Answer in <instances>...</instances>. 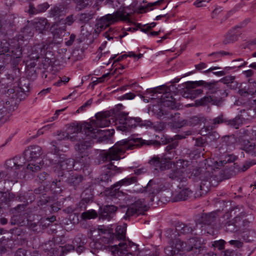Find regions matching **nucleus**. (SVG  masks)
<instances>
[{"mask_svg": "<svg viewBox=\"0 0 256 256\" xmlns=\"http://www.w3.org/2000/svg\"><path fill=\"white\" fill-rule=\"evenodd\" d=\"M99 235L100 238L95 242L97 249H106L110 247V250L114 256H147L145 251L137 252L138 246L126 240V226H118L116 232L112 229L107 230L99 228Z\"/></svg>", "mask_w": 256, "mask_h": 256, "instance_id": "f257e3e1", "label": "nucleus"}, {"mask_svg": "<svg viewBox=\"0 0 256 256\" xmlns=\"http://www.w3.org/2000/svg\"><path fill=\"white\" fill-rule=\"evenodd\" d=\"M155 143H157V142L154 140L146 142L141 138H137L123 140L118 142L114 146L102 153L101 155L102 160L103 162L118 160L121 158V154L124 153L126 150H132L145 144L151 145Z\"/></svg>", "mask_w": 256, "mask_h": 256, "instance_id": "f03ea898", "label": "nucleus"}, {"mask_svg": "<svg viewBox=\"0 0 256 256\" xmlns=\"http://www.w3.org/2000/svg\"><path fill=\"white\" fill-rule=\"evenodd\" d=\"M116 122L118 130L127 132L137 126L150 127L153 125L150 120H142L140 118L128 116V113L120 112L116 116Z\"/></svg>", "mask_w": 256, "mask_h": 256, "instance_id": "7ed1b4c3", "label": "nucleus"}, {"mask_svg": "<svg viewBox=\"0 0 256 256\" xmlns=\"http://www.w3.org/2000/svg\"><path fill=\"white\" fill-rule=\"evenodd\" d=\"M20 159V156H16L6 161L5 170H0V182L5 178L12 182H17L18 179L22 178V174L18 172L23 166L24 162H21Z\"/></svg>", "mask_w": 256, "mask_h": 256, "instance_id": "20e7f679", "label": "nucleus"}, {"mask_svg": "<svg viewBox=\"0 0 256 256\" xmlns=\"http://www.w3.org/2000/svg\"><path fill=\"white\" fill-rule=\"evenodd\" d=\"M110 116V112H102L97 113L96 116V120H93L88 122L90 124L92 128L90 129V132L94 133L95 136L98 139L96 142H102L104 138L106 139V132L105 130H98V128H104L108 126L110 122L108 118Z\"/></svg>", "mask_w": 256, "mask_h": 256, "instance_id": "39448f33", "label": "nucleus"}, {"mask_svg": "<svg viewBox=\"0 0 256 256\" xmlns=\"http://www.w3.org/2000/svg\"><path fill=\"white\" fill-rule=\"evenodd\" d=\"M130 14L126 12L124 9L120 8L112 14H108L98 20L96 24V32H100L112 24L118 22V20L130 21L129 16Z\"/></svg>", "mask_w": 256, "mask_h": 256, "instance_id": "423d86ee", "label": "nucleus"}, {"mask_svg": "<svg viewBox=\"0 0 256 256\" xmlns=\"http://www.w3.org/2000/svg\"><path fill=\"white\" fill-rule=\"evenodd\" d=\"M90 128V124H88L87 122L72 126L68 128L67 132H62V136L58 138V140L68 138L72 142L80 140L84 138V136H88Z\"/></svg>", "mask_w": 256, "mask_h": 256, "instance_id": "0eeeda50", "label": "nucleus"}, {"mask_svg": "<svg viewBox=\"0 0 256 256\" xmlns=\"http://www.w3.org/2000/svg\"><path fill=\"white\" fill-rule=\"evenodd\" d=\"M178 145V141L172 142V143L167 146L166 150L167 153L164 154V158H160L154 156L149 162V163L154 167V169L158 170L164 171L168 169L172 164V160L173 156H169L168 154H172L174 150Z\"/></svg>", "mask_w": 256, "mask_h": 256, "instance_id": "6e6552de", "label": "nucleus"}, {"mask_svg": "<svg viewBox=\"0 0 256 256\" xmlns=\"http://www.w3.org/2000/svg\"><path fill=\"white\" fill-rule=\"evenodd\" d=\"M188 161L178 160L175 167L172 169L168 174V176L172 180L179 182H186L187 180Z\"/></svg>", "mask_w": 256, "mask_h": 256, "instance_id": "1a4fd4ad", "label": "nucleus"}, {"mask_svg": "<svg viewBox=\"0 0 256 256\" xmlns=\"http://www.w3.org/2000/svg\"><path fill=\"white\" fill-rule=\"evenodd\" d=\"M200 179L201 180L200 186V196L206 194L209 191L211 186H215L218 183V178L216 176L208 172L201 173Z\"/></svg>", "mask_w": 256, "mask_h": 256, "instance_id": "9d476101", "label": "nucleus"}, {"mask_svg": "<svg viewBox=\"0 0 256 256\" xmlns=\"http://www.w3.org/2000/svg\"><path fill=\"white\" fill-rule=\"evenodd\" d=\"M180 252H190V247L188 244V240L183 242L179 239L172 242V244L167 246L164 249L166 256H178Z\"/></svg>", "mask_w": 256, "mask_h": 256, "instance_id": "9b49d317", "label": "nucleus"}, {"mask_svg": "<svg viewBox=\"0 0 256 256\" xmlns=\"http://www.w3.org/2000/svg\"><path fill=\"white\" fill-rule=\"evenodd\" d=\"M232 216L230 212H226L221 220L222 227L226 232H234L240 230L241 219L240 216H236L234 218H231Z\"/></svg>", "mask_w": 256, "mask_h": 256, "instance_id": "f8f14e48", "label": "nucleus"}, {"mask_svg": "<svg viewBox=\"0 0 256 256\" xmlns=\"http://www.w3.org/2000/svg\"><path fill=\"white\" fill-rule=\"evenodd\" d=\"M204 81L200 80L195 82H187L184 84L186 91L183 94V96L186 98H194L201 94L203 90L202 88H196V86L200 85H204Z\"/></svg>", "mask_w": 256, "mask_h": 256, "instance_id": "ddd939ff", "label": "nucleus"}, {"mask_svg": "<svg viewBox=\"0 0 256 256\" xmlns=\"http://www.w3.org/2000/svg\"><path fill=\"white\" fill-rule=\"evenodd\" d=\"M148 208V206L144 202V200H138L128 206L124 218L128 220L130 216L135 214L138 215L142 214L144 212L146 211Z\"/></svg>", "mask_w": 256, "mask_h": 256, "instance_id": "4468645a", "label": "nucleus"}, {"mask_svg": "<svg viewBox=\"0 0 256 256\" xmlns=\"http://www.w3.org/2000/svg\"><path fill=\"white\" fill-rule=\"evenodd\" d=\"M51 164H56V170L58 172V176H62L65 172L71 170L76 166L74 160L72 158H64L63 157H60V160L56 163L53 160L50 161Z\"/></svg>", "mask_w": 256, "mask_h": 256, "instance_id": "2eb2a0df", "label": "nucleus"}, {"mask_svg": "<svg viewBox=\"0 0 256 256\" xmlns=\"http://www.w3.org/2000/svg\"><path fill=\"white\" fill-rule=\"evenodd\" d=\"M94 134L92 132H89L88 136H84V138L81 139L80 140L74 142H76L75 144V149L76 152L80 154L83 152L87 154V152H86V150L92 147L94 143V140L97 138Z\"/></svg>", "mask_w": 256, "mask_h": 256, "instance_id": "dca6fc26", "label": "nucleus"}, {"mask_svg": "<svg viewBox=\"0 0 256 256\" xmlns=\"http://www.w3.org/2000/svg\"><path fill=\"white\" fill-rule=\"evenodd\" d=\"M103 172L100 174V178L101 182H108L111 181V178L116 174L122 172L120 168L114 166L112 162L104 165L102 167Z\"/></svg>", "mask_w": 256, "mask_h": 256, "instance_id": "f3484780", "label": "nucleus"}, {"mask_svg": "<svg viewBox=\"0 0 256 256\" xmlns=\"http://www.w3.org/2000/svg\"><path fill=\"white\" fill-rule=\"evenodd\" d=\"M42 154V149L40 146H30L24 150L23 158L20 157V161L24 162V160L28 162H34L40 158Z\"/></svg>", "mask_w": 256, "mask_h": 256, "instance_id": "a211bd4d", "label": "nucleus"}, {"mask_svg": "<svg viewBox=\"0 0 256 256\" xmlns=\"http://www.w3.org/2000/svg\"><path fill=\"white\" fill-rule=\"evenodd\" d=\"M137 178L134 176L127 177L114 184L110 188L107 190L108 194L112 196L118 197L122 192L119 191V186L124 185L128 186L137 182Z\"/></svg>", "mask_w": 256, "mask_h": 256, "instance_id": "6ab92c4d", "label": "nucleus"}, {"mask_svg": "<svg viewBox=\"0 0 256 256\" xmlns=\"http://www.w3.org/2000/svg\"><path fill=\"white\" fill-rule=\"evenodd\" d=\"M188 244L190 247V251L194 254L198 256L200 253L204 252L206 251V246L201 242L200 238L194 237L188 240Z\"/></svg>", "mask_w": 256, "mask_h": 256, "instance_id": "aec40b11", "label": "nucleus"}, {"mask_svg": "<svg viewBox=\"0 0 256 256\" xmlns=\"http://www.w3.org/2000/svg\"><path fill=\"white\" fill-rule=\"evenodd\" d=\"M48 46L47 43L44 42L34 44L31 48V52L30 54V58L33 60H38L40 56H44Z\"/></svg>", "mask_w": 256, "mask_h": 256, "instance_id": "412c9836", "label": "nucleus"}, {"mask_svg": "<svg viewBox=\"0 0 256 256\" xmlns=\"http://www.w3.org/2000/svg\"><path fill=\"white\" fill-rule=\"evenodd\" d=\"M206 119L204 117L200 116H195L190 117L189 119L184 120L176 124V126L180 128L184 126H194L204 122Z\"/></svg>", "mask_w": 256, "mask_h": 256, "instance_id": "4be33fe9", "label": "nucleus"}, {"mask_svg": "<svg viewBox=\"0 0 256 256\" xmlns=\"http://www.w3.org/2000/svg\"><path fill=\"white\" fill-rule=\"evenodd\" d=\"M216 218L217 214L215 212L204 214L196 220V227H198V224L210 225L216 220Z\"/></svg>", "mask_w": 256, "mask_h": 256, "instance_id": "5701e85b", "label": "nucleus"}, {"mask_svg": "<svg viewBox=\"0 0 256 256\" xmlns=\"http://www.w3.org/2000/svg\"><path fill=\"white\" fill-rule=\"evenodd\" d=\"M160 101L164 106L168 107L172 110L176 108L175 100L169 92H166L162 94L161 96Z\"/></svg>", "mask_w": 256, "mask_h": 256, "instance_id": "b1692460", "label": "nucleus"}, {"mask_svg": "<svg viewBox=\"0 0 256 256\" xmlns=\"http://www.w3.org/2000/svg\"><path fill=\"white\" fill-rule=\"evenodd\" d=\"M144 192L148 195V198L150 202L154 201V196L158 192V185L152 180L149 181L146 186L144 188Z\"/></svg>", "mask_w": 256, "mask_h": 256, "instance_id": "393cba45", "label": "nucleus"}, {"mask_svg": "<svg viewBox=\"0 0 256 256\" xmlns=\"http://www.w3.org/2000/svg\"><path fill=\"white\" fill-rule=\"evenodd\" d=\"M192 191L188 188L180 190L178 192L173 194V202L186 200L192 196Z\"/></svg>", "mask_w": 256, "mask_h": 256, "instance_id": "a878e982", "label": "nucleus"}, {"mask_svg": "<svg viewBox=\"0 0 256 256\" xmlns=\"http://www.w3.org/2000/svg\"><path fill=\"white\" fill-rule=\"evenodd\" d=\"M222 102V100L221 98H217L214 96H204L203 98H201L198 103L201 106H206L210 104L220 106Z\"/></svg>", "mask_w": 256, "mask_h": 256, "instance_id": "bb28decb", "label": "nucleus"}, {"mask_svg": "<svg viewBox=\"0 0 256 256\" xmlns=\"http://www.w3.org/2000/svg\"><path fill=\"white\" fill-rule=\"evenodd\" d=\"M240 144L242 146V149L246 152L250 154L252 156H256V152L255 150L256 144L255 143L250 142L248 140H242Z\"/></svg>", "mask_w": 256, "mask_h": 256, "instance_id": "cd10ccee", "label": "nucleus"}, {"mask_svg": "<svg viewBox=\"0 0 256 256\" xmlns=\"http://www.w3.org/2000/svg\"><path fill=\"white\" fill-rule=\"evenodd\" d=\"M196 226H192L190 224H186L178 222L176 226V230L178 232L179 235L181 234H192L196 229Z\"/></svg>", "mask_w": 256, "mask_h": 256, "instance_id": "c85d7f7f", "label": "nucleus"}, {"mask_svg": "<svg viewBox=\"0 0 256 256\" xmlns=\"http://www.w3.org/2000/svg\"><path fill=\"white\" fill-rule=\"evenodd\" d=\"M82 200L80 203V207H82L85 204H88L93 200V194L92 188H88L83 191L81 194Z\"/></svg>", "mask_w": 256, "mask_h": 256, "instance_id": "c756f323", "label": "nucleus"}, {"mask_svg": "<svg viewBox=\"0 0 256 256\" xmlns=\"http://www.w3.org/2000/svg\"><path fill=\"white\" fill-rule=\"evenodd\" d=\"M96 13V11L94 12L90 10L88 12H81L78 14L77 15L78 22L81 24H87L93 18Z\"/></svg>", "mask_w": 256, "mask_h": 256, "instance_id": "7c9ffc66", "label": "nucleus"}, {"mask_svg": "<svg viewBox=\"0 0 256 256\" xmlns=\"http://www.w3.org/2000/svg\"><path fill=\"white\" fill-rule=\"evenodd\" d=\"M34 26L36 30L42 34L48 28L47 20L44 18L38 19L34 22Z\"/></svg>", "mask_w": 256, "mask_h": 256, "instance_id": "2f4dec72", "label": "nucleus"}, {"mask_svg": "<svg viewBox=\"0 0 256 256\" xmlns=\"http://www.w3.org/2000/svg\"><path fill=\"white\" fill-rule=\"evenodd\" d=\"M90 162V159L88 157V155L84 154V156L78 158L76 162H74L75 170H77L79 168L81 169L82 168L87 167L89 165Z\"/></svg>", "mask_w": 256, "mask_h": 256, "instance_id": "473e14b6", "label": "nucleus"}, {"mask_svg": "<svg viewBox=\"0 0 256 256\" xmlns=\"http://www.w3.org/2000/svg\"><path fill=\"white\" fill-rule=\"evenodd\" d=\"M50 14L54 19H60L61 16H65L66 11L62 6H55L50 10Z\"/></svg>", "mask_w": 256, "mask_h": 256, "instance_id": "72a5a7b5", "label": "nucleus"}, {"mask_svg": "<svg viewBox=\"0 0 256 256\" xmlns=\"http://www.w3.org/2000/svg\"><path fill=\"white\" fill-rule=\"evenodd\" d=\"M83 180V177L81 175L72 174L70 176L66 181L68 184L73 186L74 188L80 185Z\"/></svg>", "mask_w": 256, "mask_h": 256, "instance_id": "f704fd0d", "label": "nucleus"}, {"mask_svg": "<svg viewBox=\"0 0 256 256\" xmlns=\"http://www.w3.org/2000/svg\"><path fill=\"white\" fill-rule=\"evenodd\" d=\"M12 26V22L10 19L4 18H0V32L4 33L10 30Z\"/></svg>", "mask_w": 256, "mask_h": 256, "instance_id": "c9c22d12", "label": "nucleus"}, {"mask_svg": "<svg viewBox=\"0 0 256 256\" xmlns=\"http://www.w3.org/2000/svg\"><path fill=\"white\" fill-rule=\"evenodd\" d=\"M220 81L226 84L228 86L232 89H235L238 86V82L235 80V76H227L222 78Z\"/></svg>", "mask_w": 256, "mask_h": 256, "instance_id": "e433bc0d", "label": "nucleus"}, {"mask_svg": "<svg viewBox=\"0 0 256 256\" xmlns=\"http://www.w3.org/2000/svg\"><path fill=\"white\" fill-rule=\"evenodd\" d=\"M244 120V119L240 116H236L232 120L226 118V124L237 129L242 124Z\"/></svg>", "mask_w": 256, "mask_h": 256, "instance_id": "4c0bfd02", "label": "nucleus"}, {"mask_svg": "<svg viewBox=\"0 0 256 256\" xmlns=\"http://www.w3.org/2000/svg\"><path fill=\"white\" fill-rule=\"evenodd\" d=\"M26 88L28 90V88ZM19 89L22 92L20 94V92L18 90L16 91L14 88L8 89L6 94H8V96L12 99H20V100L22 98V94H26L25 92H28V90H24L22 88H20Z\"/></svg>", "mask_w": 256, "mask_h": 256, "instance_id": "58836bf2", "label": "nucleus"}, {"mask_svg": "<svg viewBox=\"0 0 256 256\" xmlns=\"http://www.w3.org/2000/svg\"><path fill=\"white\" fill-rule=\"evenodd\" d=\"M5 53H6V56L7 57L11 56L10 44L6 40H4L2 42H0V56H4Z\"/></svg>", "mask_w": 256, "mask_h": 256, "instance_id": "ea45409f", "label": "nucleus"}, {"mask_svg": "<svg viewBox=\"0 0 256 256\" xmlns=\"http://www.w3.org/2000/svg\"><path fill=\"white\" fill-rule=\"evenodd\" d=\"M242 237L247 242H252L256 238V230H248L242 232Z\"/></svg>", "mask_w": 256, "mask_h": 256, "instance_id": "a19ab883", "label": "nucleus"}, {"mask_svg": "<svg viewBox=\"0 0 256 256\" xmlns=\"http://www.w3.org/2000/svg\"><path fill=\"white\" fill-rule=\"evenodd\" d=\"M226 118L225 117L224 114L221 113L218 116L210 120L211 124L212 126L214 128H218L219 124H226Z\"/></svg>", "mask_w": 256, "mask_h": 256, "instance_id": "79ce46f5", "label": "nucleus"}, {"mask_svg": "<svg viewBox=\"0 0 256 256\" xmlns=\"http://www.w3.org/2000/svg\"><path fill=\"white\" fill-rule=\"evenodd\" d=\"M76 4V10L80 11L92 4L91 0H74Z\"/></svg>", "mask_w": 256, "mask_h": 256, "instance_id": "37998d69", "label": "nucleus"}, {"mask_svg": "<svg viewBox=\"0 0 256 256\" xmlns=\"http://www.w3.org/2000/svg\"><path fill=\"white\" fill-rule=\"evenodd\" d=\"M152 111L158 118H160L164 116L168 115L166 110L160 105L153 106L152 108Z\"/></svg>", "mask_w": 256, "mask_h": 256, "instance_id": "c03bdc74", "label": "nucleus"}, {"mask_svg": "<svg viewBox=\"0 0 256 256\" xmlns=\"http://www.w3.org/2000/svg\"><path fill=\"white\" fill-rule=\"evenodd\" d=\"M179 235L178 232L176 230V228H168L166 230V236L170 238L171 242L170 245L172 244V242L175 240H177L176 236Z\"/></svg>", "mask_w": 256, "mask_h": 256, "instance_id": "a18cd8bd", "label": "nucleus"}, {"mask_svg": "<svg viewBox=\"0 0 256 256\" xmlns=\"http://www.w3.org/2000/svg\"><path fill=\"white\" fill-rule=\"evenodd\" d=\"M98 216L96 212L94 210H86L81 214V218L84 220L95 218Z\"/></svg>", "mask_w": 256, "mask_h": 256, "instance_id": "49530a36", "label": "nucleus"}, {"mask_svg": "<svg viewBox=\"0 0 256 256\" xmlns=\"http://www.w3.org/2000/svg\"><path fill=\"white\" fill-rule=\"evenodd\" d=\"M243 62V60L242 58H238L237 60H233L232 62V66H227L224 68L226 70H232L235 68H241L247 64V62H243L240 63V62Z\"/></svg>", "mask_w": 256, "mask_h": 256, "instance_id": "de8ad7c7", "label": "nucleus"}, {"mask_svg": "<svg viewBox=\"0 0 256 256\" xmlns=\"http://www.w3.org/2000/svg\"><path fill=\"white\" fill-rule=\"evenodd\" d=\"M37 164H34L32 162L28 164L26 168V172H37L40 169L41 162H40Z\"/></svg>", "mask_w": 256, "mask_h": 256, "instance_id": "09e8293b", "label": "nucleus"}, {"mask_svg": "<svg viewBox=\"0 0 256 256\" xmlns=\"http://www.w3.org/2000/svg\"><path fill=\"white\" fill-rule=\"evenodd\" d=\"M22 32V38L26 39L32 37L34 34L33 28L30 26H26L24 27Z\"/></svg>", "mask_w": 256, "mask_h": 256, "instance_id": "8fccbe9b", "label": "nucleus"}, {"mask_svg": "<svg viewBox=\"0 0 256 256\" xmlns=\"http://www.w3.org/2000/svg\"><path fill=\"white\" fill-rule=\"evenodd\" d=\"M217 84L218 82L216 81L210 82H205L204 85V86L205 88H207L208 89L210 92L214 94L218 89V88L217 86Z\"/></svg>", "mask_w": 256, "mask_h": 256, "instance_id": "3c124183", "label": "nucleus"}, {"mask_svg": "<svg viewBox=\"0 0 256 256\" xmlns=\"http://www.w3.org/2000/svg\"><path fill=\"white\" fill-rule=\"evenodd\" d=\"M238 40V34L228 32L225 36L223 42L225 44L232 43Z\"/></svg>", "mask_w": 256, "mask_h": 256, "instance_id": "603ef678", "label": "nucleus"}, {"mask_svg": "<svg viewBox=\"0 0 256 256\" xmlns=\"http://www.w3.org/2000/svg\"><path fill=\"white\" fill-rule=\"evenodd\" d=\"M236 159L234 156H228L226 158L225 160H220V162H215L216 166L218 168V166H222L226 164V163H230L234 162Z\"/></svg>", "mask_w": 256, "mask_h": 256, "instance_id": "864d4df0", "label": "nucleus"}, {"mask_svg": "<svg viewBox=\"0 0 256 256\" xmlns=\"http://www.w3.org/2000/svg\"><path fill=\"white\" fill-rule=\"evenodd\" d=\"M75 243H76V251L78 253H81L84 248V241H82L80 239V238H76L74 240V244H75Z\"/></svg>", "mask_w": 256, "mask_h": 256, "instance_id": "5fc2aeb1", "label": "nucleus"}, {"mask_svg": "<svg viewBox=\"0 0 256 256\" xmlns=\"http://www.w3.org/2000/svg\"><path fill=\"white\" fill-rule=\"evenodd\" d=\"M223 145L231 146L234 142V138L233 136H226L222 138Z\"/></svg>", "mask_w": 256, "mask_h": 256, "instance_id": "6e6d98bb", "label": "nucleus"}, {"mask_svg": "<svg viewBox=\"0 0 256 256\" xmlns=\"http://www.w3.org/2000/svg\"><path fill=\"white\" fill-rule=\"evenodd\" d=\"M238 94L243 96L247 97L250 96H253L255 93H256V90L255 91L250 90V88L246 89L245 88H241L238 90Z\"/></svg>", "mask_w": 256, "mask_h": 256, "instance_id": "4d7b16f0", "label": "nucleus"}, {"mask_svg": "<svg viewBox=\"0 0 256 256\" xmlns=\"http://www.w3.org/2000/svg\"><path fill=\"white\" fill-rule=\"evenodd\" d=\"M214 129L215 128L212 126L211 124L210 126H204L201 128L200 132L202 136H206L210 134Z\"/></svg>", "mask_w": 256, "mask_h": 256, "instance_id": "13d9d810", "label": "nucleus"}, {"mask_svg": "<svg viewBox=\"0 0 256 256\" xmlns=\"http://www.w3.org/2000/svg\"><path fill=\"white\" fill-rule=\"evenodd\" d=\"M112 217V216L110 214L107 210H106V208L104 207L103 209L100 210V218L102 220H110Z\"/></svg>", "mask_w": 256, "mask_h": 256, "instance_id": "bf43d9fd", "label": "nucleus"}, {"mask_svg": "<svg viewBox=\"0 0 256 256\" xmlns=\"http://www.w3.org/2000/svg\"><path fill=\"white\" fill-rule=\"evenodd\" d=\"M74 15L70 14L66 16L64 19L61 18L60 23L62 22V24L70 26L74 23Z\"/></svg>", "mask_w": 256, "mask_h": 256, "instance_id": "052dcab7", "label": "nucleus"}, {"mask_svg": "<svg viewBox=\"0 0 256 256\" xmlns=\"http://www.w3.org/2000/svg\"><path fill=\"white\" fill-rule=\"evenodd\" d=\"M192 134V132L188 130L184 132V134H176L173 138H171L172 142L177 141L186 138V136H190Z\"/></svg>", "mask_w": 256, "mask_h": 256, "instance_id": "680f3d73", "label": "nucleus"}, {"mask_svg": "<svg viewBox=\"0 0 256 256\" xmlns=\"http://www.w3.org/2000/svg\"><path fill=\"white\" fill-rule=\"evenodd\" d=\"M43 224H44V220H42V219H41L40 220V221L38 224H36V222L31 223L29 225V226H30V228L33 231L38 232L39 230L38 228V226L40 227L42 226L43 228H44V225Z\"/></svg>", "mask_w": 256, "mask_h": 256, "instance_id": "e2e57ef3", "label": "nucleus"}, {"mask_svg": "<svg viewBox=\"0 0 256 256\" xmlns=\"http://www.w3.org/2000/svg\"><path fill=\"white\" fill-rule=\"evenodd\" d=\"M225 242L224 240H216L214 242L212 246L215 248H217L218 250H222L224 248Z\"/></svg>", "mask_w": 256, "mask_h": 256, "instance_id": "0e129e2a", "label": "nucleus"}, {"mask_svg": "<svg viewBox=\"0 0 256 256\" xmlns=\"http://www.w3.org/2000/svg\"><path fill=\"white\" fill-rule=\"evenodd\" d=\"M10 54H11V56H10L7 57L6 56V53H5V56H1V58H4V59H6V58H4V56H6L7 59L11 58L12 56H13L14 58H20V56L22 55V50H20L19 48L17 50V52L18 53H14V50H12V48L10 47Z\"/></svg>", "mask_w": 256, "mask_h": 256, "instance_id": "69168bd1", "label": "nucleus"}, {"mask_svg": "<svg viewBox=\"0 0 256 256\" xmlns=\"http://www.w3.org/2000/svg\"><path fill=\"white\" fill-rule=\"evenodd\" d=\"M49 6L48 2L40 4L37 6L36 10V12H42L46 11L48 8Z\"/></svg>", "mask_w": 256, "mask_h": 256, "instance_id": "338daca9", "label": "nucleus"}, {"mask_svg": "<svg viewBox=\"0 0 256 256\" xmlns=\"http://www.w3.org/2000/svg\"><path fill=\"white\" fill-rule=\"evenodd\" d=\"M56 220V218L55 216H52L50 218H47L46 219H42V220H44V228L46 226H48L51 223L54 222Z\"/></svg>", "mask_w": 256, "mask_h": 256, "instance_id": "774afa93", "label": "nucleus"}]
</instances>
